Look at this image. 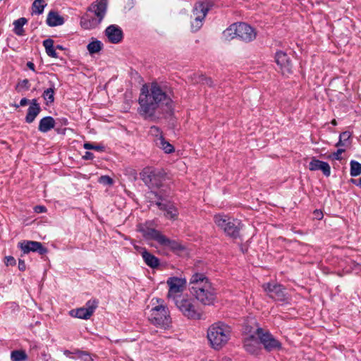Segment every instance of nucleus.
Segmentation results:
<instances>
[{
  "label": "nucleus",
  "instance_id": "f257e3e1",
  "mask_svg": "<svg viewBox=\"0 0 361 361\" xmlns=\"http://www.w3.org/2000/svg\"><path fill=\"white\" fill-rule=\"evenodd\" d=\"M139 104V114L145 118L153 116L157 111L170 112L173 106L171 98L156 82L150 86L145 85L142 87Z\"/></svg>",
  "mask_w": 361,
  "mask_h": 361
},
{
  "label": "nucleus",
  "instance_id": "f03ea898",
  "mask_svg": "<svg viewBox=\"0 0 361 361\" xmlns=\"http://www.w3.org/2000/svg\"><path fill=\"white\" fill-rule=\"evenodd\" d=\"M190 285L192 294L200 303L204 305L214 303L216 290L204 274H194L190 278Z\"/></svg>",
  "mask_w": 361,
  "mask_h": 361
},
{
  "label": "nucleus",
  "instance_id": "7ed1b4c3",
  "mask_svg": "<svg viewBox=\"0 0 361 361\" xmlns=\"http://www.w3.org/2000/svg\"><path fill=\"white\" fill-rule=\"evenodd\" d=\"M138 231L142 233L145 238L155 240L164 253L167 251H172L179 254L185 250V247L179 242L169 238L158 230L140 225Z\"/></svg>",
  "mask_w": 361,
  "mask_h": 361
},
{
  "label": "nucleus",
  "instance_id": "20e7f679",
  "mask_svg": "<svg viewBox=\"0 0 361 361\" xmlns=\"http://www.w3.org/2000/svg\"><path fill=\"white\" fill-rule=\"evenodd\" d=\"M146 314L149 321L157 326L167 328L171 322L169 310L161 298L152 299L151 307L148 306Z\"/></svg>",
  "mask_w": 361,
  "mask_h": 361
},
{
  "label": "nucleus",
  "instance_id": "39448f33",
  "mask_svg": "<svg viewBox=\"0 0 361 361\" xmlns=\"http://www.w3.org/2000/svg\"><path fill=\"white\" fill-rule=\"evenodd\" d=\"M107 9V0H96L87 8L80 19V25L86 30L97 27L104 18Z\"/></svg>",
  "mask_w": 361,
  "mask_h": 361
},
{
  "label": "nucleus",
  "instance_id": "423d86ee",
  "mask_svg": "<svg viewBox=\"0 0 361 361\" xmlns=\"http://www.w3.org/2000/svg\"><path fill=\"white\" fill-rule=\"evenodd\" d=\"M231 328L224 322H216L211 325L207 330V338L214 349H221L229 341Z\"/></svg>",
  "mask_w": 361,
  "mask_h": 361
},
{
  "label": "nucleus",
  "instance_id": "0eeeda50",
  "mask_svg": "<svg viewBox=\"0 0 361 361\" xmlns=\"http://www.w3.org/2000/svg\"><path fill=\"white\" fill-rule=\"evenodd\" d=\"M215 224L224 232L226 235L237 238L239 236V232L241 228L240 223L225 214H216L214 216Z\"/></svg>",
  "mask_w": 361,
  "mask_h": 361
},
{
  "label": "nucleus",
  "instance_id": "6e6552de",
  "mask_svg": "<svg viewBox=\"0 0 361 361\" xmlns=\"http://www.w3.org/2000/svg\"><path fill=\"white\" fill-rule=\"evenodd\" d=\"M140 177L143 182L152 188L161 187L166 178L164 171L149 167L142 170Z\"/></svg>",
  "mask_w": 361,
  "mask_h": 361
},
{
  "label": "nucleus",
  "instance_id": "1a4fd4ad",
  "mask_svg": "<svg viewBox=\"0 0 361 361\" xmlns=\"http://www.w3.org/2000/svg\"><path fill=\"white\" fill-rule=\"evenodd\" d=\"M210 8L209 0H199L192 11V17L194 18L191 23L192 30L197 31L202 25V20L205 18Z\"/></svg>",
  "mask_w": 361,
  "mask_h": 361
},
{
  "label": "nucleus",
  "instance_id": "9d476101",
  "mask_svg": "<svg viewBox=\"0 0 361 361\" xmlns=\"http://www.w3.org/2000/svg\"><path fill=\"white\" fill-rule=\"evenodd\" d=\"M175 302L178 310L187 318L199 319L201 317V313L197 309L192 298L183 297L179 300H176Z\"/></svg>",
  "mask_w": 361,
  "mask_h": 361
},
{
  "label": "nucleus",
  "instance_id": "9b49d317",
  "mask_svg": "<svg viewBox=\"0 0 361 361\" xmlns=\"http://www.w3.org/2000/svg\"><path fill=\"white\" fill-rule=\"evenodd\" d=\"M253 333L258 336L260 343L267 350H279L281 348V342L276 339L268 331L257 327Z\"/></svg>",
  "mask_w": 361,
  "mask_h": 361
},
{
  "label": "nucleus",
  "instance_id": "f8f14e48",
  "mask_svg": "<svg viewBox=\"0 0 361 361\" xmlns=\"http://www.w3.org/2000/svg\"><path fill=\"white\" fill-rule=\"evenodd\" d=\"M166 283L169 286L167 298L176 300L186 287V280L183 278L170 277L167 279Z\"/></svg>",
  "mask_w": 361,
  "mask_h": 361
},
{
  "label": "nucleus",
  "instance_id": "ddd939ff",
  "mask_svg": "<svg viewBox=\"0 0 361 361\" xmlns=\"http://www.w3.org/2000/svg\"><path fill=\"white\" fill-rule=\"evenodd\" d=\"M98 306V301L95 299L88 300L85 307L71 311V315L79 319H88L93 314Z\"/></svg>",
  "mask_w": 361,
  "mask_h": 361
},
{
  "label": "nucleus",
  "instance_id": "4468645a",
  "mask_svg": "<svg viewBox=\"0 0 361 361\" xmlns=\"http://www.w3.org/2000/svg\"><path fill=\"white\" fill-rule=\"evenodd\" d=\"M266 293L275 300L282 301L285 298L284 288L276 283H267L262 285Z\"/></svg>",
  "mask_w": 361,
  "mask_h": 361
},
{
  "label": "nucleus",
  "instance_id": "2eb2a0df",
  "mask_svg": "<svg viewBox=\"0 0 361 361\" xmlns=\"http://www.w3.org/2000/svg\"><path fill=\"white\" fill-rule=\"evenodd\" d=\"M238 37L243 42H250L256 38L257 32L253 27L245 23H237Z\"/></svg>",
  "mask_w": 361,
  "mask_h": 361
},
{
  "label": "nucleus",
  "instance_id": "dca6fc26",
  "mask_svg": "<svg viewBox=\"0 0 361 361\" xmlns=\"http://www.w3.org/2000/svg\"><path fill=\"white\" fill-rule=\"evenodd\" d=\"M18 245L24 254L37 252L40 255H44L47 252V249L43 246L42 243L37 241L23 240L19 242Z\"/></svg>",
  "mask_w": 361,
  "mask_h": 361
},
{
  "label": "nucleus",
  "instance_id": "f3484780",
  "mask_svg": "<svg viewBox=\"0 0 361 361\" xmlns=\"http://www.w3.org/2000/svg\"><path fill=\"white\" fill-rule=\"evenodd\" d=\"M275 61L283 75H288L292 73L291 62L286 53L281 51L276 52Z\"/></svg>",
  "mask_w": 361,
  "mask_h": 361
},
{
  "label": "nucleus",
  "instance_id": "a211bd4d",
  "mask_svg": "<svg viewBox=\"0 0 361 361\" xmlns=\"http://www.w3.org/2000/svg\"><path fill=\"white\" fill-rule=\"evenodd\" d=\"M105 35L108 40L113 44H117L122 40L123 32L121 29L116 25H111L106 27Z\"/></svg>",
  "mask_w": 361,
  "mask_h": 361
},
{
  "label": "nucleus",
  "instance_id": "6ab92c4d",
  "mask_svg": "<svg viewBox=\"0 0 361 361\" xmlns=\"http://www.w3.org/2000/svg\"><path fill=\"white\" fill-rule=\"evenodd\" d=\"M157 204L161 210L165 212L164 216L166 218L173 221L178 219V210L173 203L157 202Z\"/></svg>",
  "mask_w": 361,
  "mask_h": 361
},
{
  "label": "nucleus",
  "instance_id": "aec40b11",
  "mask_svg": "<svg viewBox=\"0 0 361 361\" xmlns=\"http://www.w3.org/2000/svg\"><path fill=\"white\" fill-rule=\"evenodd\" d=\"M249 333L250 335L244 339V348L247 353L257 354L260 350L259 343L255 335L252 334L251 330L249 331Z\"/></svg>",
  "mask_w": 361,
  "mask_h": 361
},
{
  "label": "nucleus",
  "instance_id": "412c9836",
  "mask_svg": "<svg viewBox=\"0 0 361 361\" xmlns=\"http://www.w3.org/2000/svg\"><path fill=\"white\" fill-rule=\"evenodd\" d=\"M309 169L310 171L320 170L324 176H329L331 173V167L327 162H324L315 158H313L309 164Z\"/></svg>",
  "mask_w": 361,
  "mask_h": 361
},
{
  "label": "nucleus",
  "instance_id": "4be33fe9",
  "mask_svg": "<svg viewBox=\"0 0 361 361\" xmlns=\"http://www.w3.org/2000/svg\"><path fill=\"white\" fill-rule=\"evenodd\" d=\"M31 105L27 109L25 121L28 123H32L41 111V108L37 99H34L30 102Z\"/></svg>",
  "mask_w": 361,
  "mask_h": 361
},
{
  "label": "nucleus",
  "instance_id": "5701e85b",
  "mask_svg": "<svg viewBox=\"0 0 361 361\" xmlns=\"http://www.w3.org/2000/svg\"><path fill=\"white\" fill-rule=\"evenodd\" d=\"M141 255L146 264L151 268H156L159 265L158 258L149 252L145 248H141Z\"/></svg>",
  "mask_w": 361,
  "mask_h": 361
},
{
  "label": "nucleus",
  "instance_id": "b1692460",
  "mask_svg": "<svg viewBox=\"0 0 361 361\" xmlns=\"http://www.w3.org/2000/svg\"><path fill=\"white\" fill-rule=\"evenodd\" d=\"M55 126V121L51 116H46L39 121L38 129L42 133H47Z\"/></svg>",
  "mask_w": 361,
  "mask_h": 361
},
{
  "label": "nucleus",
  "instance_id": "393cba45",
  "mask_svg": "<svg viewBox=\"0 0 361 361\" xmlns=\"http://www.w3.org/2000/svg\"><path fill=\"white\" fill-rule=\"evenodd\" d=\"M64 23L63 18L58 13L54 11H50L48 13L47 18V23L51 26H58L61 25Z\"/></svg>",
  "mask_w": 361,
  "mask_h": 361
},
{
  "label": "nucleus",
  "instance_id": "a878e982",
  "mask_svg": "<svg viewBox=\"0 0 361 361\" xmlns=\"http://www.w3.org/2000/svg\"><path fill=\"white\" fill-rule=\"evenodd\" d=\"M156 145L164 151L165 153L170 154L174 152L173 146L166 141L164 137L154 139Z\"/></svg>",
  "mask_w": 361,
  "mask_h": 361
},
{
  "label": "nucleus",
  "instance_id": "bb28decb",
  "mask_svg": "<svg viewBox=\"0 0 361 361\" xmlns=\"http://www.w3.org/2000/svg\"><path fill=\"white\" fill-rule=\"evenodd\" d=\"M50 87L45 90L42 94V97L46 102V104L48 105L49 104H52L54 101V92L55 87L54 84L51 83L50 81Z\"/></svg>",
  "mask_w": 361,
  "mask_h": 361
},
{
  "label": "nucleus",
  "instance_id": "cd10ccee",
  "mask_svg": "<svg viewBox=\"0 0 361 361\" xmlns=\"http://www.w3.org/2000/svg\"><path fill=\"white\" fill-rule=\"evenodd\" d=\"M43 46L45 48L47 55L52 58H58V54L54 47V41L51 39H47L43 41Z\"/></svg>",
  "mask_w": 361,
  "mask_h": 361
},
{
  "label": "nucleus",
  "instance_id": "c85d7f7f",
  "mask_svg": "<svg viewBox=\"0 0 361 361\" xmlns=\"http://www.w3.org/2000/svg\"><path fill=\"white\" fill-rule=\"evenodd\" d=\"M224 37L226 40L232 39L238 37L237 35V23H233L226 29L223 32Z\"/></svg>",
  "mask_w": 361,
  "mask_h": 361
},
{
  "label": "nucleus",
  "instance_id": "c756f323",
  "mask_svg": "<svg viewBox=\"0 0 361 361\" xmlns=\"http://www.w3.org/2000/svg\"><path fill=\"white\" fill-rule=\"evenodd\" d=\"M27 23V20L25 18H20L14 21V32L18 35L22 36L24 34L23 25Z\"/></svg>",
  "mask_w": 361,
  "mask_h": 361
},
{
  "label": "nucleus",
  "instance_id": "7c9ffc66",
  "mask_svg": "<svg viewBox=\"0 0 361 361\" xmlns=\"http://www.w3.org/2000/svg\"><path fill=\"white\" fill-rule=\"evenodd\" d=\"M47 4L44 0H35L32 5V13L37 15L42 14Z\"/></svg>",
  "mask_w": 361,
  "mask_h": 361
},
{
  "label": "nucleus",
  "instance_id": "2f4dec72",
  "mask_svg": "<svg viewBox=\"0 0 361 361\" xmlns=\"http://www.w3.org/2000/svg\"><path fill=\"white\" fill-rule=\"evenodd\" d=\"M103 47V44L99 40H94L88 44L87 49L90 54L99 52Z\"/></svg>",
  "mask_w": 361,
  "mask_h": 361
},
{
  "label": "nucleus",
  "instance_id": "473e14b6",
  "mask_svg": "<svg viewBox=\"0 0 361 361\" xmlns=\"http://www.w3.org/2000/svg\"><path fill=\"white\" fill-rule=\"evenodd\" d=\"M350 176L356 177L361 174V164L358 161L352 160L350 163Z\"/></svg>",
  "mask_w": 361,
  "mask_h": 361
},
{
  "label": "nucleus",
  "instance_id": "72a5a7b5",
  "mask_svg": "<svg viewBox=\"0 0 361 361\" xmlns=\"http://www.w3.org/2000/svg\"><path fill=\"white\" fill-rule=\"evenodd\" d=\"M11 358L12 361H25L27 356L23 350H14L11 353Z\"/></svg>",
  "mask_w": 361,
  "mask_h": 361
},
{
  "label": "nucleus",
  "instance_id": "f704fd0d",
  "mask_svg": "<svg viewBox=\"0 0 361 361\" xmlns=\"http://www.w3.org/2000/svg\"><path fill=\"white\" fill-rule=\"evenodd\" d=\"M30 84L27 79H24L16 85V90L20 92L25 90H28L30 88Z\"/></svg>",
  "mask_w": 361,
  "mask_h": 361
},
{
  "label": "nucleus",
  "instance_id": "c9c22d12",
  "mask_svg": "<svg viewBox=\"0 0 361 361\" xmlns=\"http://www.w3.org/2000/svg\"><path fill=\"white\" fill-rule=\"evenodd\" d=\"M75 354L78 355V357L80 359H82L83 361H92L93 359L92 358L91 355L87 353V352L80 351V350H76L75 352Z\"/></svg>",
  "mask_w": 361,
  "mask_h": 361
},
{
  "label": "nucleus",
  "instance_id": "e433bc0d",
  "mask_svg": "<svg viewBox=\"0 0 361 361\" xmlns=\"http://www.w3.org/2000/svg\"><path fill=\"white\" fill-rule=\"evenodd\" d=\"M149 134L154 137L155 139L160 138V137H164L162 135V132L161 130L157 126H152L149 130Z\"/></svg>",
  "mask_w": 361,
  "mask_h": 361
},
{
  "label": "nucleus",
  "instance_id": "4c0bfd02",
  "mask_svg": "<svg viewBox=\"0 0 361 361\" xmlns=\"http://www.w3.org/2000/svg\"><path fill=\"white\" fill-rule=\"evenodd\" d=\"M99 182L105 185H112L114 183L113 179L109 176H102L99 178Z\"/></svg>",
  "mask_w": 361,
  "mask_h": 361
},
{
  "label": "nucleus",
  "instance_id": "58836bf2",
  "mask_svg": "<svg viewBox=\"0 0 361 361\" xmlns=\"http://www.w3.org/2000/svg\"><path fill=\"white\" fill-rule=\"evenodd\" d=\"M84 148L86 149H95L97 151H103L104 147L101 145L94 146L90 142H86L84 144Z\"/></svg>",
  "mask_w": 361,
  "mask_h": 361
},
{
  "label": "nucleus",
  "instance_id": "ea45409f",
  "mask_svg": "<svg viewBox=\"0 0 361 361\" xmlns=\"http://www.w3.org/2000/svg\"><path fill=\"white\" fill-rule=\"evenodd\" d=\"M350 133L349 132L345 131V132L342 133L340 135V140L338 143V145H341L342 140H344V141L348 140L350 138Z\"/></svg>",
  "mask_w": 361,
  "mask_h": 361
},
{
  "label": "nucleus",
  "instance_id": "a19ab883",
  "mask_svg": "<svg viewBox=\"0 0 361 361\" xmlns=\"http://www.w3.org/2000/svg\"><path fill=\"white\" fill-rule=\"evenodd\" d=\"M5 263L7 266H8V265L13 266L16 264V259L12 256H7L5 257Z\"/></svg>",
  "mask_w": 361,
  "mask_h": 361
},
{
  "label": "nucleus",
  "instance_id": "79ce46f5",
  "mask_svg": "<svg viewBox=\"0 0 361 361\" xmlns=\"http://www.w3.org/2000/svg\"><path fill=\"white\" fill-rule=\"evenodd\" d=\"M34 210L36 213H43L47 211V209L44 206L38 205L34 207Z\"/></svg>",
  "mask_w": 361,
  "mask_h": 361
},
{
  "label": "nucleus",
  "instance_id": "37998d69",
  "mask_svg": "<svg viewBox=\"0 0 361 361\" xmlns=\"http://www.w3.org/2000/svg\"><path fill=\"white\" fill-rule=\"evenodd\" d=\"M18 269L20 271H25V270L26 265H25V262L23 260L19 259V262H18Z\"/></svg>",
  "mask_w": 361,
  "mask_h": 361
},
{
  "label": "nucleus",
  "instance_id": "c03bdc74",
  "mask_svg": "<svg viewBox=\"0 0 361 361\" xmlns=\"http://www.w3.org/2000/svg\"><path fill=\"white\" fill-rule=\"evenodd\" d=\"M343 151L344 150L342 149H338L337 152L334 154V159L337 160L340 159V155L343 152Z\"/></svg>",
  "mask_w": 361,
  "mask_h": 361
},
{
  "label": "nucleus",
  "instance_id": "a18cd8bd",
  "mask_svg": "<svg viewBox=\"0 0 361 361\" xmlns=\"http://www.w3.org/2000/svg\"><path fill=\"white\" fill-rule=\"evenodd\" d=\"M27 103H28V99H27L26 98H23L20 102V106H24L27 105ZM15 106L16 108H18L19 106V105H15Z\"/></svg>",
  "mask_w": 361,
  "mask_h": 361
},
{
  "label": "nucleus",
  "instance_id": "49530a36",
  "mask_svg": "<svg viewBox=\"0 0 361 361\" xmlns=\"http://www.w3.org/2000/svg\"><path fill=\"white\" fill-rule=\"evenodd\" d=\"M93 157H94L93 154H92V153H91V152H85V155L83 156V158H84L85 159H87V160H88V159H93Z\"/></svg>",
  "mask_w": 361,
  "mask_h": 361
},
{
  "label": "nucleus",
  "instance_id": "de8ad7c7",
  "mask_svg": "<svg viewBox=\"0 0 361 361\" xmlns=\"http://www.w3.org/2000/svg\"><path fill=\"white\" fill-rule=\"evenodd\" d=\"M351 182L353 183H354L355 185H356L357 186H359L361 188V178L358 180H355V179H351Z\"/></svg>",
  "mask_w": 361,
  "mask_h": 361
},
{
  "label": "nucleus",
  "instance_id": "09e8293b",
  "mask_svg": "<svg viewBox=\"0 0 361 361\" xmlns=\"http://www.w3.org/2000/svg\"><path fill=\"white\" fill-rule=\"evenodd\" d=\"M27 66L32 71H35V64L32 62L28 61L27 63Z\"/></svg>",
  "mask_w": 361,
  "mask_h": 361
},
{
  "label": "nucleus",
  "instance_id": "8fccbe9b",
  "mask_svg": "<svg viewBox=\"0 0 361 361\" xmlns=\"http://www.w3.org/2000/svg\"><path fill=\"white\" fill-rule=\"evenodd\" d=\"M63 354L67 356V357H71V355L72 354V353L68 350H65L63 351Z\"/></svg>",
  "mask_w": 361,
  "mask_h": 361
},
{
  "label": "nucleus",
  "instance_id": "3c124183",
  "mask_svg": "<svg viewBox=\"0 0 361 361\" xmlns=\"http://www.w3.org/2000/svg\"><path fill=\"white\" fill-rule=\"evenodd\" d=\"M141 247H139L137 245H135V249L141 254Z\"/></svg>",
  "mask_w": 361,
  "mask_h": 361
},
{
  "label": "nucleus",
  "instance_id": "603ef678",
  "mask_svg": "<svg viewBox=\"0 0 361 361\" xmlns=\"http://www.w3.org/2000/svg\"><path fill=\"white\" fill-rule=\"evenodd\" d=\"M56 49H61V50H63V47L62 46H61V45H57V46L56 47Z\"/></svg>",
  "mask_w": 361,
  "mask_h": 361
},
{
  "label": "nucleus",
  "instance_id": "864d4df0",
  "mask_svg": "<svg viewBox=\"0 0 361 361\" xmlns=\"http://www.w3.org/2000/svg\"><path fill=\"white\" fill-rule=\"evenodd\" d=\"M224 361H231V360L229 358H227V357H225L224 359Z\"/></svg>",
  "mask_w": 361,
  "mask_h": 361
},
{
  "label": "nucleus",
  "instance_id": "5fc2aeb1",
  "mask_svg": "<svg viewBox=\"0 0 361 361\" xmlns=\"http://www.w3.org/2000/svg\"><path fill=\"white\" fill-rule=\"evenodd\" d=\"M317 212V216L319 217L320 215H322L321 213H319L318 212Z\"/></svg>",
  "mask_w": 361,
  "mask_h": 361
},
{
  "label": "nucleus",
  "instance_id": "6e6d98bb",
  "mask_svg": "<svg viewBox=\"0 0 361 361\" xmlns=\"http://www.w3.org/2000/svg\"><path fill=\"white\" fill-rule=\"evenodd\" d=\"M332 124H334V125H336V121H335V120L332 121Z\"/></svg>",
  "mask_w": 361,
  "mask_h": 361
}]
</instances>
